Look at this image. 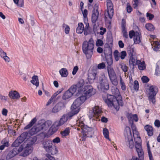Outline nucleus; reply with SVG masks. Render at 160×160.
Wrapping results in <instances>:
<instances>
[{
	"instance_id": "f257e3e1",
	"label": "nucleus",
	"mask_w": 160,
	"mask_h": 160,
	"mask_svg": "<svg viewBox=\"0 0 160 160\" xmlns=\"http://www.w3.org/2000/svg\"><path fill=\"white\" fill-rule=\"evenodd\" d=\"M52 122L50 120L45 121L43 119L40 120L35 126L33 127L29 131V133L32 135L37 134L40 132H43L48 130L52 125Z\"/></svg>"
},
{
	"instance_id": "f03ea898",
	"label": "nucleus",
	"mask_w": 160,
	"mask_h": 160,
	"mask_svg": "<svg viewBox=\"0 0 160 160\" xmlns=\"http://www.w3.org/2000/svg\"><path fill=\"white\" fill-rule=\"evenodd\" d=\"M94 42L92 38H90L88 41H84L82 44V49L88 59L91 58L93 53Z\"/></svg>"
},
{
	"instance_id": "7ed1b4c3",
	"label": "nucleus",
	"mask_w": 160,
	"mask_h": 160,
	"mask_svg": "<svg viewBox=\"0 0 160 160\" xmlns=\"http://www.w3.org/2000/svg\"><path fill=\"white\" fill-rule=\"evenodd\" d=\"M83 81L81 80L76 84L71 86L70 88L63 94L62 98L63 100H66L71 98L73 94L78 91V92H81L83 85Z\"/></svg>"
},
{
	"instance_id": "20e7f679",
	"label": "nucleus",
	"mask_w": 160,
	"mask_h": 160,
	"mask_svg": "<svg viewBox=\"0 0 160 160\" xmlns=\"http://www.w3.org/2000/svg\"><path fill=\"white\" fill-rule=\"evenodd\" d=\"M79 126L81 128L82 133H83L81 137L82 140V141H85L87 137H92L94 133V130L93 128L89 127L82 122L79 123Z\"/></svg>"
},
{
	"instance_id": "39448f33",
	"label": "nucleus",
	"mask_w": 160,
	"mask_h": 160,
	"mask_svg": "<svg viewBox=\"0 0 160 160\" xmlns=\"http://www.w3.org/2000/svg\"><path fill=\"white\" fill-rule=\"evenodd\" d=\"M42 145L45 150L52 155H54L58 153L56 147L53 145L51 140L43 141L42 142Z\"/></svg>"
},
{
	"instance_id": "423d86ee",
	"label": "nucleus",
	"mask_w": 160,
	"mask_h": 160,
	"mask_svg": "<svg viewBox=\"0 0 160 160\" xmlns=\"http://www.w3.org/2000/svg\"><path fill=\"white\" fill-rule=\"evenodd\" d=\"M136 137L134 138L135 147L139 157L141 160H142L144 157V152L141 146V139L140 137L138 136V133H136Z\"/></svg>"
},
{
	"instance_id": "0eeeda50",
	"label": "nucleus",
	"mask_w": 160,
	"mask_h": 160,
	"mask_svg": "<svg viewBox=\"0 0 160 160\" xmlns=\"http://www.w3.org/2000/svg\"><path fill=\"white\" fill-rule=\"evenodd\" d=\"M83 80L84 81L83 79ZM83 84H84V81H83ZM82 86V88L81 92H78L77 93L76 95L78 96V94L83 93L87 97H90L92 95H94L96 93V90L93 89L91 85H86L83 88V86Z\"/></svg>"
},
{
	"instance_id": "6e6552de",
	"label": "nucleus",
	"mask_w": 160,
	"mask_h": 160,
	"mask_svg": "<svg viewBox=\"0 0 160 160\" xmlns=\"http://www.w3.org/2000/svg\"><path fill=\"white\" fill-rule=\"evenodd\" d=\"M107 11L105 13V20L111 19L113 16L114 12L113 5L112 1L110 0H107Z\"/></svg>"
},
{
	"instance_id": "1a4fd4ad",
	"label": "nucleus",
	"mask_w": 160,
	"mask_h": 160,
	"mask_svg": "<svg viewBox=\"0 0 160 160\" xmlns=\"http://www.w3.org/2000/svg\"><path fill=\"white\" fill-rule=\"evenodd\" d=\"M99 86L102 90H108L109 89V85L108 79L104 75H101L98 79Z\"/></svg>"
},
{
	"instance_id": "9d476101",
	"label": "nucleus",
	"mask_w": 160,
	"mask_h": 160,
	"mask_svg": "<svg viewBox=\"0 0 160 160\" xmlns=\"http://www.w3.org/2000/svg\"><path fill=\"white\" fill-rule=\"evenodd\" d=\"M82 102L77 98L73 102L71 107V114L70 117H72L77 114L79 111V106L82 104Z\"/></svg>"
},
{
	"instance_id": "9b49d317",
	"label": "nucleus",
	"mask_w": 160,
	"mask_h": 160,
	"mask_svg": "<svg viewBox=\"0 0 160 160\" xmlns=\"http://www.w3.org/2000/svg\"><path fill=\"white\" fill-rule=\"evenodd\" d=\"M117 98L116 96L108 94L107 99L105 100V102L109 107H114L115 103L117 104Z\"/></svg>"
},
{
	"instance_id": "f8f14e48",
	"label": "nucleus",
	"mask_w": 160,
	"mask_h": 160,
	"mask_svg": "<svg viewBox=\"0 0 160 160\" xmlns=\"http://www.w3.org/2000/svg\"><path fill=\"white\" fill-rule=\"evenodd\" d=\"M22 150V148L21 147L19 148H14L8 152L6 156V159L9 160L12 158Z\"/></svg>"
},
{
	"instance_id": "ddd939ff",
	"label": "nucleus",
	"mask_w": 160,
	"mask_h": 160,
	"mask_svg": "<svg viewBox=\"0 0 160 160\" xmlns=\"http://www.w3.org/2000/svg\"><path fill=\"white\" fill-rule=\"evenodd\" d=\"M101 112H102L101 108L98 106H95L92 108V110L90 111L89 114L92 118L93 117L98 118L100 116Z\"/></svg>"
},
{
	"instance_id": "4468645a",
	"label": "nucleus",
	"mask_w": 160,
	"mask_h": 160,
	"mask_svg": "<svg viewBox=\"0 0 160 160\" xmlns=\"http://www.w3.org/2000/svg\"><path fill=\"white\" fill-rule=\"evenodd\" d=\"M128 133H127V137L126 138V140H127V145L130 148H132L134 147V142L132 139L131 131L130 128L128 127Z\"/></svg>"
},
{
	"instance_id": "2eb2a0df",
	"label": "nucleus",
	"mask_w": 160,
	"mask_h": 160,
	"mask_svg": "<svg viewBox=\"0 0 160 160\" xmlns=\"http://www.w3.org/2000/svg\"><path fill=\"white\" fill-rule=\"evenodd\" d=\"M36 140L37 138L35 137L29 138L22 144L21 147L22 148V150L25 147L32 148L31 146L35 143Z\"/></svg>"
},
{
	"instance_id": "dca6fc26",
	"label": "nucleus",
	"mask_w": 160,
	"mask_h": 160,
	"mask_svg": "<svg viewBox=\"0 0 160 160\" xmlns=\"http://www.w3.org/2000/svg\"><path fill=\"white\" fill-rule=\"evenodd\" d=\"M65 107V104L62 102H58L52 108V112L56 113Z\"/></svg>"
},
{
	"instance_id": "f3484780",
	"label": "nucleus",
	"mask_w": 160,
	"mask_h": 160,
	"mask_svg": "<svg viewBox=\"0 0 160 160\" xmlns=\"http://www.w3.org/2000/svg\"><path fill=\"white\" fill-rule=\"evenodd\" d=\"M60 126L59 124L56 121L50 128L48 131V133L50 134L51 135L53 134L57 131Z\"/></svg>"
},
{
	"instance_id": "a211bd4d",
	"label": "nucleus",
	"mask_w": 160,
	"mask_h": 160,
	"mask_svg": "<svg viewBox=\"0 0 160 160\" xmlns=\"http://www.w3.org/2000/svg\"><path fill=\"white\" fill-rule=\"evenodd\" d=\"M71 114V112L70 113H69L68 114H64L62 117L59 121H57L56 122L59 124L60 126H61L64 124L68 119L72 117H70Z\"/></svg>"
},
{
	"instance_id": "6ab92c4d",
	"label": "nucleus",
	"mask_w": 160,
	"mask_h": 160,
	"mask_svg": "<svg viewBox=\"0 0 160 160\" xmlns=\"http://www.w3.org/2000/svg\"><path fill=\"white\" fill-rule=\"evenodd\" d=\"M130 80L129 86L131 89L134 90L136 92L138 91L139 89V83L138 81L135 80L133 83L132 80L131 81L130 79Z\"/></svg>"
},
{
	"instance_id": "aec40b11",
	"label": "nucleus",
	"mask_w": 160,
	"mask_h": 160,
	"mask_svg": "<svg viewBox=\"0 0 160 160\" xmlns=\"http://www.w3.org/2000/svg\"><path fill=\"white\" fill-rule=\"evenodd\" d=\"M141 62V61L139 60H137L135 56L129 57V63L130 67L132 65L133 68H134V66Z\"/></svg>"
},
{
	"instance_id": "412c9836",
	"label": "nucleus",
	"mask_w": 160,
	"mask_h": 160,
	"mask_svg": "<svg viewBox=\"0 0 160 160\" xmlns=\"http://www.w3.org/2000/svg\"><path fill=\"white\" fill-rule=\"evenodd\" d=\"M126 21H122L121 24V27L122 29V32L124 37L126 38H128V35L126 28Z\"/></svg>"
},
{
	"instance_id": "4be33fe9",
	"label": "nucleus",
	"mask_w": 160,
	"mask_h": 160,
	"mask_svg": "<svg viewBox=\"0 0 160 160\" xmlns=\"http://www.w3.org/2000/svg\"><path fill=\"white\" fill-rule=\"evenodd\" d=\"M99 17V13L97 7L94 8L92 11V20H98Z\"/></svg>"
},
{
	"instance_id": "5701e85b",
	"label": "nucleus",
	"mask_w": 160,
	"mask_h": 160,
	"mask_svg": "<svg viewBox=\"0 0 160 160\" xmlns=\"http://www.w3.org/2000/svg\"><path fill=\"white\" fill-rule=\"evenodd\" d=\"M10 98L13 99H17L20 98L19 93L16 91H12L9 94Z\"/></svg>"
},
{
	"instance_id": "b1692460",
	"label": "nucleus",
	"mask_w": 160,
	"mask_h": 160,
	"mask_svg": "<svg viewBox=\"0 0 160 160\" xmlns=\"http://www.w3.org/2000/svg\"><path fill=\"white\" fill-rule=\"evenodd\" d=\"M128 118L129 120V123H132V124L133 122V121L137 122L138 121V118L137 114H130L128 117Z\"/></svg>"
},
{
	"instance_id": "393cba45",
	"label": "nucleus",
	"mask_w": 160,
	"mask_h": 160,
	"mask_svg": "<svg viewBox=\"0 0 160 160\" xmlns=\"http://www.w3.org/2000/svg\"><path fill=\"white\" fill-rule=\"evenodd\" d=\"M149 95H156L158 92L157 87L155 86L152 85L149 88Z\"/></svg>"
},
{
	"instance_id": "a878e982",
	"label": "nucleus",
	"mask_w": 160,
	"mask_h": 160,
	"mask_svg": "<svg viewBox=\"0 0 160 160\" xmlns=\"http://www.w3.org/2000/svg\"><path fill=\"white\" fill-rule=\"evenodd\" d=\"M24 149H25L24 151L22 153V156L24 157H26L29 155V154L31 153L32 150V148L29 147H24L23 150Z\"/></svg>"
},
{
	"instance_id": "bb28decb",
	"label": "nucleus",
	"mask_w": 160,
	"mask_h": 160,
	"mask_svg": "<svg viewBox=\"0 0 160 160\" xmlns=\"http://www.w3.org/2000/svg\"><path fill=\"white\" fill-rule=\"evenodd\" d=\"M144 129L147 131L149 136H151L153 135V129L151 126L149 125H147L145 126Z\"/></svg>"
},
{
	"instance_id": "cd10ccee",
	"label": "nucleus",
	"mask_w": 160,
	"mask_h": 160,
	"mask_svg": "<svg viewBox=\"0 0 160 160\" xmlns=\"http://www.w3.org/2000/svg\"><path fill=\"white\" fill-rule=\"evenodd\" d=\"M119 99H117V104L115 103L114 104V107L116 110L118 111L119 108V106H122L123 105V101L122 99V98H119Z\"/></svg>"
},
{
	"instance_id": "c85d7f7f",
	"label": "nucleus",
	"mask_w": 160,
	"mask_h": 160,
	"mask_svg": "<svg viewBox=\"0 0 160 160\" xmlns=\"http://www.w3.org/2000/svg\"><path fill=\"white\" fill-rule=\"evenodd\" d=\"M127 49V53L129 57L135 56V52L134 48L129 46L128 47Z\"/></svg>"
},
{
	"instance_id": "c756f323",
	"label": "nucleus",
	"mask_w": 160,
	"mask_h": 160,
	"mask_svg": "<svg viewBox=\"0 0 160 160\" xmlns=\"http://www.w3.org/2000/svg\"><path fill=\"white\" fill-rule=\"evenodd\" d=\"M96 78H97V76L90 73H89L88 74V77L87 78L88 82L86 81V83H88L90 84L94 82V80Z\"/></svg>"
},
{
	"instance_id": "7c9ffc66",
	"label": "nucleus",
	"mask_w": 160,
	"mask_h": 160,
	"mask_svg": "<svg viewBox=\"0 0 160 160\" xmlns=\"http://www.w3.org/2000/svg\"><path fill=\"white\" fill-rule=\"evenodd\" d=\"M111 92L112 94L114 96H118L119 98H121V96L120 95V93L118 89L117 88L116 86L112 87L111 88Z\"/></svg>"
},
{
	"instance_id": "2f4dec72",
	"label": "nucleus",
	"mask_w": 160,
	"mask_h": 160,
	"mask_svg": "<svg viewBox=\"0 0 160 160\" xmlns=\"http://www.w3.org/2000/svg\"><path fill=\"white\" fill-rule=\"evenodd\" d=\"M107 70L109 78L116 76L115 73L112 68H111V67L108 66Z\"/></svg>"
},
{
	"instance_id": "473e14b6",
	"label": "nucleus",
	"mask_w": 160,
	"mask_h": 160,
	"mask_svg": "<svg viewBox=\"0 0 160 160\" xmlns=\"http://www.w3.org/2000/svg\"><path fill=\"white\" fill-rule=\"evenodd\" d=\"M133 40L135 44H138L140 42V34L138 32H136V34L133 38Z\"/></svg>"
},
{
	"instance_id": "72a5a7b5",
	"label": "nucleus",
	"mask_w": 160,
	"mask_h": 160,
	"mask_svg": "<svg viewBox=\"0 0 160 160\" xmlns=\"http://www.w3.org/2000/svg\"><path fill=\"white\" fill-rule=\"evenodd\" d=\"M32 80L31 81V82L35 85L37 87L39 86V81L38 77L37 76L34 75L32 77Z\"/></svg>"
},
{
	"instance_id": "f704fd0d",
	"label": "nucleus",
	"mask_w": 160,
	"mask_h": 160,
	"mask_svg": "<svg viewBox=\"0 0 160 160\" xmlns=\"http://www.w3.org/2000/svg\"><path fill=\"white\" fill-rule=\"evenodd\" d=\"M37 121L36 117L34 118L30 121L29 123L24 128L25 130H27L30 128Z\"/></svg>"
},
{
	"instance_id": "c9c22d12",
	"label": "nucleus",
	"mask_w": 160,
	"mask_h": 160,
	"mask_svg": "<svg viewBox=\"0 0 160 160\" xmlns=\"http://www.w3.org/2000/svg\"><path fill=\"white\" fill-rule=\"evenodd\" d=\"M78 27L76 29V32L78 34H81L84 31V26L82 23H79Z\"/></svg>"
},
{
	"instance_id": "e433bc0d",
	"label": "nucleus",
	"mask_w": 160,
	"mask_h": 160,
	"mask_svg": "<svg viewBox=\"0 0 160 160\" xmlns=\"http://www.w3.org/2000/svg\"><path fill=\"white\" fill-rule=\"evenodd\" d=\"M22 142H21L20 141V139H18V137L17 139L12 143V147H15V148H19L21 147L22 145L20 146L19 147V145Z\"/></svg>"
},
{
	"instance_id": "4c0bfd02",
	"label": "nucleus",
	"mask_w": 160,
	"mask_h": 160,
	"mask_svg": "<svg viewBox=\"0 0 160 160\" xmlns=\"http://www.w3.org/2000/svg\"><path fill=\"white\" fill-rule=\"evenodd\" d=\"M28 134V132H24L18 137V139H20V141L23 142L27 138Z\"/></svg>"
},
{
	"instance_id": "58836bf2",
	"label": "nucleus",
	"mask_w": 160,
	"mask_h": 160,
	"mask_svg": "<svg viewBox=\"0 0 160 160\" xmlns=\"http://www.w3.org/2000/svg\"><path fill=\"white\" fill-rule=\"evenodd\" d=\"M70 132V128H66L64 130L61 131L60 134L62 137H65L68 136Z\"/></svg>"
},
{
	"instance_id": "ea45409f",
	"label": "nucleus",
	"mask_w": 160,
	"mask_h": 160,
	"mask_svg": "<svg viewBox=\"0 0 160 160\" xmlns=\"http://www.w3.org/2000/svg\"><path fill=\"white\" fill-rule=\"evenodd\" d=\"M59 72L62 77H66L68 74L67 69L65 68H62L59 71Z\"/></svg>"
},
{
	"instance_id": "a19ab883",
	"label": "nucleus",
	"mask_w": 160,
	"mask_h": 160,
	"mask_svg": "<svg viewBox=\"0 0 160 160\" xmlns=\"http://www.w3.org/2000/svg\"><path fill=\"white\" fill-rule=\"evenodd\" d=\"M147 150L148 153L149 158L150 160H153L152 154L150 150V146L149 143V142H148L147 143Z\"/></svg>"
},
{
	"instance_id": "79ce46f5",
	"label": "nucleus",
	"mask_w": 160,
	"mask_h": 160,
	"mask_svg": "<svg viewBox=\"0 0 160 160\" xmlns=\"http://www.w3.org/2000/svg\"><path fill=\"white\" fill-rule=\"evenodd\" d=\"M91 69V72L90 73L96 76L97 74L98 73V69L97 66H93L92 67Z\"/></svg>"
},
{
	"instance_id": "37998d69",
	"label": "nucleus",
	"mask_w": 160,
	"mask_h": 160,
	"mask_svg": "<svg viewBox=\"0 0 160 160\" xmlns=\"http://www.w3.org/2000/svg\"><path fill=\"white\" fill-rule=\"evenodd\" d=\"M14 2L19 7H22L23 5V0H13Z\"/></svg>"
},
{
	"instance_id": "c03bdc74",
	"label": "nucleus",
	"mask_w": 160,
	"mask_h": 160,
	"mask_svg": "<svg viewBox=\"0 0 160 160\" xmlns=\"http://www.w3.org/2000/svg\"><path fill=\"white\" fill-rule=\"evenodd\" d=\"M155 73L157 75L160 74V61L158 62L157 64Z\"/></svg>"
},
{
	"instance_id": "a18cd8bd",
	"label": "nucleus",
	"mask_w": 160,
	"mask_h": 160,
	"mask_svg": "<svg viewBox=\"0 0 160 160\" xmlns=\"http://www.w3.org/2000/svg\"><path fill=\"white\" fill-rule=\"evenodd\" d=\"M115 59L116 61H118L120 58V53L118 50H115L114 52Z\"/></svg>"
},
{
	"instance_id": "49530a36",
	"label": "nucleus",
	"mask_w": 160,
	"mask_h": 160,
	"mask_svg": "<svg viewBox=\"0 0 160 160\" xmlns=\"http://www.w3.org/2000/svg\"><path fill=\"white\" fill-rule=\"evenodd\" d=\"M120 86L121 89L123 91H125L126 89V86L124 82L122 81V78L121 77H120Z\"/></svg>"
},
{
	"instance_id": "de8ad7c7",
	"label": "nucleus",
	"mask_w": 160,
	"mask_h": 160,
	"mask_svg": "<svg viewBox=\"0 0 160 160\" xmlns=\"http://www.w3.org/2000/svg\"><path fill=\"white\" fill-rule=\"evenodd\" d=\"M107 63L108 65V66L110 67L113 63V59L111 56L110 57L106 59Z\"/></svg>"
},
{
	"instance_id": "09e8293b",
	"label": "nucleus",
	"mask_w": 160,
	"mask_h": 160,
	"mask_svg": "<svg viewBox=\"0 0 160 160\" xmlns=\"http://www.w3.org/2000/svg\"><path fill=\"white\" fill-rule=\"evenodd\" d=\"M110 79L112 83L115 86H117L118 84V82L116 76L114 77H113L110 78Z\"/></svg>"
},
{
	"instance_id": "8fccbe9b",
	"label": "nucleus",
	"mask_w": 160,
	"mask_h": 160,
	"mask_svg": "<svg viewBox=\"0 0 160 160\" xmlns=\"http://www.w3.org/2000/svg\"><path fill=\"white\" fill-rule=\"evenodd\" d=\"M145 27L148 31H151L154 30V27L150 23L146 24Z\"/></svg>"
},
{
	"instance_id": "3c124183",
	"label": "nucleus",
	"mask_w": 160,
	"mask_h": 160,
	"mask_svg": "<svg viewBox=\"0 0 160 160\" xmlns=\"http://www.w3.org/2000/svg\"><path fill=\"white\" fill-rule=\"evenodd\" d=\"M103 134L105 138L109 139V132L108 130L106 128H104L103 130Z\"/></svg>"
},
{
	"instance_id": "603ef678",
	"label": "nucleus",
	"mask_w": 160,
	"mask_h": 160,
	"mask_svg": "<svg viewBox=\"0 0 160 160\" xmlns=\"http://www.w3.org/2000/svg\"><path fill=\"white\" fill-rule=\"evenodd\" d=\"M63 28H65V32L66 34H68L69 33L70 31L69 27L65 24H63L62 25Z\"/></svg>"
},
{
	"instance_id": "864d4df0",
	"label": "nucleus",
	"mask_w": 160,
	"mask_h": 160,
	"mask_svg": "<svg viewBox=\"0 0 160 160\" xmlns=\"http://www.w3.org/2000/svg\"><path fill=\"white\" fill-rule=\"evenodd\" d=\"M107 41L108 44L111 45L112 44L113 38L112 35H110L107 36Z\"/></svg>"
},
{
	"instance_id": "5fc2aeb1",
	"label": "nucleus",
	"mask_w": 160,
	"mask_h": 160,
	"mask_svg": "<svg viewBox=\"0 0 160 160\" xmlns=\"http://www.w3.org/2000/svg\"><path fill=\"white\" fill-rule=\"evenodd\" d=\"M140 0H133L132 5L134 8H136L139 4Z\"/></svg>"
},
{
	"instance_id": "6e6d98bb",
	"label": "nucleus",
	"mask_w": 160,
	"mask_h": 160,
	"mask_svg": "<svg viewBox=\"0 0 160 160\" xmlns=\"http://www.w3.org/2000/svg\"><path fill=\"white\" fill-rule=\"evenodd\" d=\"M1 143L5 147H8L9 146V142L6 138L3 139Z\"/></svg>"
},
{
	"instance_id": "4d7b16f0",
	"label": "nucleus",
	"mask_w": 160,
	"mask_h": 160,
	"mask_svg": "<svg viewBox=\"0 0 160 160\" xmlns=\"http://www.w3.org/2000/svg\"><path fill=\"white\" fill-rule=\"evenodd\" d=\"M137 65H138V68L140 70H143L145 68L144 62H141L138 63Z\"/></svg>"
},
{
	"instance_id": "13d9d810",
	"label": "nucleus",
	"mask_w": 160,
	"mask_h": 160,
	"mask_svg": "<svg viewBox=\"0 0 160 160\" xmlns=\"http://www.w3.org/2000/svg\"><path fill=\"white\" fill-rule=\"evenodd\" d=\"M82 13L83 14V17L84 18V20H88L87 15L88 14V10L85 9H84L83 11H82Z\"/></svg>"
},
{
	"instance_id": "bf43d9fd",
	"label": "nucleus",
	"mask_w": 160,
	"mask_h": 160,
	"mask_svg": "<svg viewBox=\"0 0 160 160\" xmlns=\"http://www.w3.org/2000/svg\"><path fill=\"white\" fill-rule=\"evenodd\" d=\"M120 54V57L121 59H124L127 55V53L125 51H122Z\"/></svg>"
},
{
	"instance_id": "052dcab7",
	"label": "nucleus",
	"mask_w": 160,
	"mask_h": 160,
	"mask_svg": "<svg viewBox=\"0 0 160 160\" xmlns=\"http://www.w3.org/2000/svg\"><path fill=\"white\" fill-rule=\"evenodd\" d=\"M88 97H87L86 95H82L81 96H80L79 98H78V99L80 100L81 102H82V103H83L86 99Z\"/></svg>"
},
{
	"instance_id": "680f3d73",
	"label": "nucleus",
	"mask_w": 160,
	"mask_h": 160,
	"mask_svg": "<svg viewBox=\"0 0 160 160\" xmlns=\"http://www.w3.org/2000/svg\"><path fill=\"white\" fill-rule=\"evenodd\" d=\"M156 95H149V100L153 104L155 103V98Z\"/></svg>"
},
{
	"instance_id": "e2e57ef3",
	"label": "nucleus",
	"mask_w": 160,
	"mask_h": 160,
	"mask_svg": "<svg viewBox=\"0 0 160 160\" xmlns=\"http://www.w3.org/2000/svg\"><path fill=\"white\" fill-rule=\"evenodd\" d=\"M141 80L143 83L148 82L149 80V78L147 76H143L141 78Z\"/></svg>"
},
{
	"instance_id": "0e129e2a",
	"label": "nucleus",
	"mask_w": 160,
	"mask_h": 160,
	"mask_svg": "<svg viewBox=\"0 0 160 160\" xmlns=\"http://www.w3.org/2000/svg\"><path fill=\"white\" fill-rule=\"evenodd\" d=\"M103 44V41L101 39H98L96 42V45L97 46H101Z\"/></svg>"
},
{
	"instance_id": "69168bd1",
	"label": "nucleus",
	"mask_w": 160,
	"mask_h": 160,
	"mask_svg": "<svg viewBox=\"0 0 160 160\" xmlns=\"http://www.w3.org/2000/svg\"><path fill=\"white\" fill-rule=\"evenodd\" d=\"M105 65L104 62H102L99 63L97 67L98 69H103L105 67Z\"/></svg>"
},
{
	"instance_id": "338daca9",
	"label": "nucleus",
	"mask_w": 160,
	"mask_h": 160,
	"mask_svg": "<svg viewBox=\"0 0 160 160\" xmlns=\"http://www.w3.org/2000/svg\"><path fill=\"white\" fill-rule=\"evenodd\" d=\"M127 11L128 13H130L132 11V8L129 3L127 4Z\"/></svg>"
},
{
	"instance_id": "774afa93",
	"label": "nucleus",
	"mask_w": 160,
	"mask_h": 160,
	"mask_svg": "<svg viewBox=\"0 0 160 160\" xmlns=\"http://www.w3.org/2000/svg\"><path fill=\"white\" fill-rule=\"evenodd\" d=\"M6 55V53L2 48H0V55L1 57L3 58Z\"/></svg>"
}]
</instances>
